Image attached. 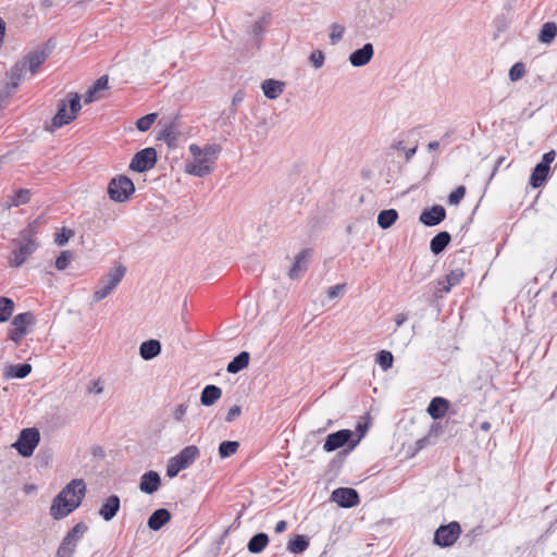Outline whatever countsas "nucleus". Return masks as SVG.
<instances>
[{"instance_id":"obj_57","label":"nucleus","mask_w":557,"mask_h":557,"mask_svg":"<svg viewBox=\"0 0 557 557\" xmlns=\"http://www.w3.org/2000/svg\"><path fill=\"white\" fill-rule=\"evenodd\" d=\"M417 149H418V144H414L413 147L410 149L405 148L404 152H405L406 162H409L412 159V157L417 152Z\"/></svg>"},{"instance_id":"obj_10","label":"nucleus","mask_w":557,"mask_h":557,"mask_svg":"<svg viewBox=\"0 0 557 557\" xmlns=\"http://www.w3.org/2000/svg\"><path fill=\"white\" fill-rule=\"evenodd\" d=\"M157 163V151L154 148H145L133 157L129 170L143 173L152 169Z\"/></svg>"},{"instance_id":"obj_24","label":"nucleus","mask_w":557,"mask_h":557,"mask_svg":"<svg viewBox=\"0 0 557 557\" xmlns=\"http://www.w3.org/2000/svg\"><path fill=\"white\" fill-rule=\"evenodd\" d=\"M161 352V344L157 339H149L141 343L139 355L144 360H151Z\"/></svg>"},{"instance_id":"obj_7","label":"nucleus","mask_w":557,"mask_h":557,"mask_svg":"<svg viewBox=\"0 0 557 557\" xmlns=\"http://www.w3.org/2000/svg\"><path fill=\"white\" fill-rule=\"evenodd\" d=\"M135 193L133 181L125 175L113 177L108 185V195L115 202H125Z\"/></svg>"},{"instance_id":"obj_50","label":"nucleus","mask_w":557,"mask_h":557,"mask_svg":"<svg viewBox=\"0 0 557 557\" xmlns=\"http://www.w3.org/2000/svg\"><path fill=\"white\" fill-rule=\"evenodd\" d=\"M103 392V383L100 379L91 381L87 385V393L99 395Z\"/></svg>"},{"instance_id":"obj_20","label":"nucleus","mask_w":557,"mask_h":557,"mask_svg":"<svg viewBox=\"0 0 557 557\" xmlns=\"http://www.w3.org/2000/svg\"><path fill=\"white\" fill-rule=\"evenodd\" d=\"M73 120L74 115H71L66 101L61 100L58 106V111L52 119V126L59 128L71 123Z\"/></svg>"},{"instance_id":"obj_51","label":"nucleus","mask_w":557,"mask_h":557,"mask_svg":"<svg viewBox=\"0 0 557 557\" xmlns=\"http://www.w3.org/2000/svg\"><path fill=\"white\" fill-rule=\"evenodd\" d=\"M242 413V409L239 406L234 405L228 409V412L225 417L226 422H233L235 419H237Z\"/></svg>"},{"instance_id":"obj_22","label":"nucleus","mask_w":557,"mask_h":557,"mask_svg":"<svg viewBox=\"0 0 557 557\" xmlns=\"http://www.w3.org/2000/svg\"><path fill=\"white\" fill-rule=\"evenodd\" d=\"M47 58L48 53L45 50H36L28 53L22 62H25L29 72L35 74Z\"/></svg>"},{"instance_id":"obj_38","label":"nucleus","mask_w":557,"mask_h":557,"mask_svg":"<svg viewBox=\"0 0 557 557\" xmlns=\"http://www.w3.org/2000/svg\"><path fill=\"white\" fill-rule=\"evenodd\" d=\"M239 443L236 441H225L219 446V455L221 458H227L236 454Z\"/></svg>"},{"instance_id":"obj_37","label":"nucleus","mask_w":557,"mask_h":557,"mask_svg":"<svg viewBox=\"0 0 557 557\" xmlns=\"http://www.w3.org/2000/svg\"><path fill=\"white\" fill-rule=\"evenodd\" d=\"M14 311V301L8 297H0V322H7Z\"/></svg>"},{"instance_id":"obj_63","label":"nucleus","mask_w":557,"mask_h":557,"mask_svg":"<svg viewBox=\"0 0 557 557\" xmlns=\"http://www.w3.org/2000/svg\"><path fill=\"white\" fill-rule=\"evenodd\" d=\"M440 147V143L438 141H430L429 145H428V149L429 150H436L438 149Z\"/></svg>"},{"instance_id":"obj_60","label":"nucleus","mask_w":557,"mask_h":557,"mask_svg":"<svg viewBox=\"0 0 557 557\" xmlns=\"http://www.w3.org/2000/svg\"><path fill=\"white\" fill-rule=\"evenodd\" d=\"M4 34H5V23L2 18H0V45L3 41Z\"/></svg>"},{"instance_id":"obj_15","label":"nucleus","mask_w":557,"mask_h":557,"mask_svg":"<svg viewBox=\"0 0 557 557\" xmlns=\"http://www.w3.org/2000/svg\"><path fill=\"white\" fill-rule=\"evenodd\" d=\"M351 436L352 432L350 430H341L332 433L327 435L323 445V449L327 453L334 451L349 443Z\"/></svg>"},{"instance_id":"obj_62","label":"nucleus","mask_w":557,"mask_h":557,"mask_svg":"<svg viewBox=\"0 0 557 557\" xmlns=\"http://www.w3.org/2000/svg\"><path fill=\"white\" fill-rule=\"evenodd\" d=\"M481 430L487 432L491 430V423L488 421H484L480 425Z\"/></svg>"},{"instance_id":"obj_56","label":"nucleus","mask_w":557,"mask_h":557,"mask_svg":"<svg viewBox=\"0 0 557 557\" xmlns=\"http://www.w3.org/2000/svg\"><path fill=\"white\" fill-rule=\"evenodd\" d=\"M392 149L397 151H404L406 148L405 140L404 139H395L391 146Z\"/></svg>"},{"instance_id":"obj_43","label":"nucleus","mask_w":557,"mask_h":557,"mask_svg":"<svg viewBox=\"0 0 557 557\" xmlns=\"http://www.w3.org/2000/svg\"><path fill=\"white\" fill-rule=\"evenodd\" d=\"M270 24V15H263L258 21H256L251 26V34L255 37H259L264 32L265 27Z\"/></svg>"},{"instance_id":"obj_11","label":"nucleus","mask_w":557,"mask_h":557,"mask_svg":"<svg viewBox=\"0 0 557 557\" xmlns=\"http://www.w3.org/2000/svg\"><path fill=\"white\" fill-rule=\"evenodd\" d=\"M460 533L461 528L458 522L441 525L434 534V543L441 547H449L455 544Z\"/></svg>"},{"instance_id":"obj_14","label":"nucleus","mask_w":557,"mask_h":557,"mask_svg":"<svg viewBox=\"0 0 557 557\" xmlns=\"http://www.w3.org/2000/svg\"><path fill=\"white\" fill-rule=\"evenodd\" d=\"M310 257V249H304L295 257V261L288 271V276L290 280H298L305 274L309 267Z\"/></svg>"},{"instance_id":"obj_19","label":"nucleus","mask_w":557,"mask_h":557,"mask_svg":"<svg viewBox=\"0 0 557 557\" xmlns=\"http://www.w3.org/2000/svg\"><path fill=\"white\" fill-rule=\"evenodd\" d=\"M449 408V401L443 397H434L426 409L428 413L435 420L443 418Z\"/></svg>"},{"instance_id":"obj_59","label":"nucleus","mask_w":557,"mask_h":557,"mask_svg":"<svg viewBox=\"0 0 557 557\" xmlns=\"http://www.w3.org/2000/svg\"><path fill=\"white\" fill-rule=\"evenodd\" d=\"M406 320H407L406 314H404V313L397 314L395 318L396 326L399 327L400 325H403L405 323Z\"/></svg>"},{"instance_id":"obj_39","label":"nucleus","mask_w":557,"mask_h":557,"mask_svg":"<svg viewBox=\"0 0 557 557\" xmlns=\"http://www.w3.org/2000/svg\"><path fill=\"white\" fill-rule=\"evenodd\" d=\"M465 276V273L461 269L451 270L443 280L438 281V284L448 283L450 286H456L460 284Z\"/></svg>"},{"instance_id":"obj_29","label":"nucleus","mask_w":557,"mask_h":557,"mask_svg":"<svg viewBox=\"0 0 557 557\" xmlns=\"http://www.w3.org/2000/svg\"><path fill=\"white\" fill-rule=\"evenodd\" d=\"M450 242V235L448 232H440L435 235L430 243V249L434 255H440Z\"/></svg>"},{"instance_id":"obj_26","label":"nucleus","mask_w":557,"mask_h":557,"mask_svg":"<svg viewBox=\"0 0 557 557\" xmlns=\"http://www.w3.org/2000/svg\"><path fill=\"white\" fill-rule=\"evenodd\" d=\"M261 89L267 98L276 99L284 91V83L275 79H265L261 85Z\"/></svg>"},{"instance_id":"obj_6","label":"nucleus","mask_w":557,"mask_h":557,"mask_svg":"<svg viewBox=\"0 0 557 557\" xmlns=\"http://www.w3.org/2000/svg\"><path fill=\"white\" fill-rule=\"evenodd\" d=\"M87 530L88 528L84 522L76 523L63 537L58 547L55 557H73L79 541Z\"/></svg>"},{"instance_id":"obj_3","label":"nucleus","mask_w":557,"mask_h":557,"mask_svg":"<svg viewBox=\"0 0 557 557\" xmlns=\"http://www.w3.org/2000/svg\"><path fill=\"white\" fill-rule=\"evenodd\" d=\"M16 248L9 257V264L14 268L21 267L27 258L37 249L35 240V227L29 225L20 233V237L13 240Z\"/></svg>"},{"instance_id":"obj_4","label":"nucleus","mask_w":557,"mask_h":557,"mask_svg":"<svg viewBox=\"0 0 557 557\" xmlns=\"http://www.w3.org/2000/svg\"><path fill=\"white\" fill-rule=\"evenodd\" d=\"M200 456V450L195 445L184 447L178 454L171 457L166 466V475L175 478L180 471L190 467Z\"/></svg>"},{"instance_id":"obj_12","label":"nucleus","mask_w":557,"mask_h":557,"mask_svg":"<svg viewBox=\"0 0 557 557\" xmlns=\"http://www.w3.org/2000/svg\"><path fill=\"white\" fill-rule=\"evenodd\" d=\"M555 157L556 152L554 150L544 153L542 161L536 164L531 174L530 184L532 187L537 188L545 182L549 173V165L555 160Z\"/></svg>"},{"instance_id":"obj_35","label":"nucleus","mask_w":557,"mask_h":557,"mask_svg":"<svg viewBox=\"0 0 557 557\" xmlns=\"http://www.w3.org/2000/svg\"><path fill=\"white\" fill-rule=\"evenodd\" d=\"M30 371L32 366L29 363H20L10 366L5 371V375L10 377L24 379L30 373Z\"/></svg>"},{"instance_id":"obj_2","label":"nucleus","mask_w":557,"mask_h":557,"mask_svg":"<svg viewBox=\"0 0 557 557\" xmlns=\"http://www.w3.org/2000/svg\"><path fill=\"white\" fill-rule=\"evenodd\" d=\"M188 150L191 159L186 161L185 172L197 177H205L213 171L222 148L219 144H207L205 147L190 144Z\"/></svg>"},{"instance_id":"obj_42","label":"nucleus","mask_w":557,"mask_h":557,"mask_svg":"<svg viewBox=\"0 0 557 557\" xmlns=\"http://www.w3.org/2000/svg\"><path fill=\"white\" fill-rule=\"evenodd\" d=\"M376 361L380 364V367L384 371H386L393 367L394 357H393L392 352H389L387 350H381L377 354Z\"/></svg>"},{"instance_id":"obj_9","label":"nucleus","mask_w":557,"mask_h":557,"mask_svg":"<svg viewBox=\"0 0 557 557\" xmlns=\"http://www.w3.org/2000/svg\"><path fill=\"white\" fill-rule=\"evenodd\" d=\"M36 319L32 312H23L16 314L12 322L9 332V337L15 344L21 343L24 336L27 334V327L35 324Z\"/></svg>"},{"instance_id":"obj_40","label":"nucleus","mask_w":557,"mask_h":557,"mask_svg":"<svg viewBox=\"0 0 557 557\" xmlns=\"http://www.w3.org/2000/svg\"><path fill=\"white\" fill-rule=\"evenodd\" d=\"M329 29H330L329 37H330L331 44L332 45L338 44L344 37L345 27L338 23H333L330 25Z\"/></svg>"},{"instance_id":"obj_46","label":"nucleus","mask_w":557,"mask_h":557,"mask_svg":"<svg viewBox=\"0 0 557 557\" xmlns=\"http://www.w3.org/2000/svg\"><path fill=\"white\" fill-rule=\"evenodd\" d=\"M525 74V66L521 62L515 63L509 70V78L512 82H517Z\"/></svg>"},{"instance_id":"obj_21","label":"nucleus","mask_w":557,"mask_h":557,"mask_svg":"<svg viewBox=\"0 0 557 557\" xmlns=\"http://www.w3.org/2000/svg\"><path fill=\"white\" fill-rule=\"evenodd\" d=\"M120 509V498L116 495H111L104 502L99 510V515L106 520L110 521L114 518Z\"/></svg>"},{"instance_id":"obj_23","label":"nucleus","mask_w":557,"mask_h":557,"mask_svg":"<svg viewBox=\"0 0 557 557\" xmlns=\"http://www.w3.org/2000/svg\"><path fill=\"white\" fill-rule=\"evenodd\" d=\"M171 519V513L165 508L157 509L152 512V515L148 519V527L153 530H160L164 524H166Z\"/></svg>"},{"instance_id":"obj_13","label":"nucleus","mask_w":557,"mask_h":557,"mask_svg":"<svg viewBox=\"0 0 557 557\" xmlns=\"http://www.w3.org/2000/svg\"><path fill=\"white\" fill-rule=\"evenodd\" d=\"M331 499L338 506L351 508L359 504V495L356 490L349 487H338L332 492Z\"/></svg>"},{"instance_id":"obj_47","label":"nucleus","mask_w":557,"mask_h":557,"mask_svg":"<svg viewBox=\"0 0 557 557\" xmlns=\"http://www.w3.org/2000/svg\"><path fill=\"white\" fill-rule=\"evenodd\" d=\"M466 195V187L458 186L448 197V202L454 206H458Z\"/></svg>"},{"instance_id":"obj_1","label":"nucleus","mask_w":557,"mask_h":557,"mask_svg":"<svg viewBox=\"0 0 557 557\" xmlns=\"http://www.w3.org/2000/svg\"><path fill=\"white\" fill-rule=\"evenodd\" d=\"M85 494L86 485L84 480H72L53 498L50 507V515L55 520L65 518L82 504Z\"/></svg>"},{"instance_id":"obj_64","label":"nucleus","mask_w":557,"mask_h":557,"mask_svg":"<svg viewBox=\"0 0 557 557\" xmlns=\"http://www.w3.org/2000/svg\"><path fill=\"white\" fill-rule=\"evenodd\" d=\"M503 161H504V158H498V160L496 162V166L494 169V172L497 170V168L502 164Z\"/></svg>"},{"instance_id":"obj_32","label":"nucleus","mask_w":557,"mask_h":557,"mask_svg":"<svg viewBox=\"0 0 557 557\" xmlns=\"http://www.w3.org/2000/svg\"><path fill=\"white\" fill-rule=\"evenodd\" d=\"M309 547V540L305 535H296L287 543V550L292 554H301Z\"/></svg>"},{"instance_id":"obj_58","label":"nucleus","mask_w":557,"mask_h":557,"mask_svg":"<svg viewBox=\"0 0 557 557\" xmlns=\"http://www.w3.org/2000/svg\"><path fill=\"white\" fill-rule=\"evenodd\" d=\"M286 528H287V523H286V521L281 520V521H278V522L276 523V525H275V529H274V530H275V532H276V533H282V532H284V531L286 530Z\"/></svg>"},{"instance_id":"obj_61","label":"nucleus","mask_w":557,"mask_h":557,"mask_svg":"<svg viewBox=\"0 0 557 557\" xmlns=\"http://www.w3.org/2000/svg\"><path fill=\"white\" fill-rule=\"evenodd\" d=\"M441 286V292H444V293H449L450 289L453 288V286H450L448 283H442V284H438Z\"/></svg>"},{"instance_id":"obj_34","label":"nucleus","mask_w":557,"mask_h":557,"mask_svg":"<svg viewBox=\"0 0 557 557\" xmlns=\"http://www.w3.org/2000/svg\"><path fill=\"white\" fill-rule=\"evenodd\" d=\"M25 71H26L25 62H18L11 69V71L9 73V78H10L9 84L12 89H15L20 85Z\"/></svg>"},{"instance_id":"obj_54","label":"nucleus","mask_w":557,"mask_h":557,"mask_svg":"<svg viewBox=\"0 0 557 557\" xmlns=\"http://www.w3.org/2000/svg\"><path fill=\"white\" fill-rule=\"evenodd\" d=\"M95 99H97V91L92 89V87H90L84 95V103L88 104L92 102Z\"/></svg>"},{"instance_id":"obj_30","label":"nucleus","mask_w":557,"mask_h":557,"mask_svg":"<svg viewBox=\"0 0 557 557\" xmlns=\"http://www.w3.org/2000/svg\"><path fill=\"white\" fill-rule=\"evenodd\" d=\"M178 129L174 122L166 124L160 132L159 139L164 140L168 146L173 147L176 145L178 139Z\"/></svg>"},{"instance_id":"obj_5","label":"nucleus","mask_w":557,"mask_h":557,"mask_svg":"<svg viewBox=\"0 0 557 557\" xmlns=\"http://www.w3.org/2000/svg\"><path fill=\"white\" fill-rule=\"evenodd\" d=\"M126 272L125 267L117 265L113 269H111L107 275L101 277L99 281L98 286L95 289L94 293V299L96 301H100L104 298H107L112 290L119 285V283L122 281L124 274Z\"/></svg>"},{"instance_id":"obj_55","label":"nucleus","mask_w":557,"mask_h":557,"mask_svg":"<svg viewBox=\"0 0 557 557\" xmlns=\"http://www.w3.org/2000/svg\"><path fill=\"white\" fill-rule=\"evenodd\" d=\"M72 235V232H69L67 234L65 232L58 234L55 237V243L59 246H63L67 240L70 239V236Z\"/></svg>"},{"instance_id":"obj_44","label":"nucleus","mask_w":557,"mask_h":557,"mask_svg":"<svg viewBox=\"0 0 557 557\" xmlns=\"http://www.w3.org/2000/svg\"><path fill=\"white\" fill-rule=\"evenodd\" d=\"M69 99L65 100L67 103V108L70 109L71 115H74V119L76 117L77 113L82 109L81 104V97L78 94H70Z\"/></svg>"},{"instance_id":"obj_48","label":"nucleus","mask_w":557,"mask_h":557,"mask_svg":"<svg viewBox=\"0 0 557 557\" xmlns=\"http://www.w3.org/2000/svg\"><path fill=\"white\" fill-rule=\"evenodd\" d=\"M188 404L183 403L174 407L172 410V417L176 422H182L186 416Z\"/></svg>"},{"instance_id":"obj_41","label":"nucleus","mask_w":557,"mask_h":557,"mask_svg":"<svg viewBox=\"0 0 557 557\" xmlns=\"http://www.w3.org/2000/svg\"><path fill=\"white\" fill-rule=\"evenodd\" d=\"M157 117H158L157 113H149V114L138 119L136 122L137 129L140 132H147L148 129H150L152 124L156 122Z\"/></svg>"},{"instance_id":"obj_28","label":"nucleus","mask_w":557,"mask_h":557,"mask_svg":"<svg viewBox=\"0 0 557 557\" xmlns=\"http://www.w3.org/2000/svg\"><path fill=\"white\" fill-rule=\"evenodd\" d=\"M269 544V536L265 533L255 534L248 542L247 548L252 554L261 553Z\"/></svg>"},{"instance_id":"obj_27","label":"nucleus","mask_w":557,"mask_h":557,"mask_svg":"<svg viewBox=\"0 0 557 557\" xmlns=\"http://www.w3.org/2000/svg\"><path fill=\"white\" fill-rule=\"evenodd\" d=\"M557 36V24L555 22H546L542 25L537 40L544 45H550Z\"/></svg>"},{"instance_id":"obj_31","label":"nucleus","mask_w":557,"mask_h":557,"mask_svg":"<svg viewBox=\"0 0 557 557\" xmlns=\"http://www.w3.org/2000/svg\"><path fill=\"white\" fill-rule=\"evenodd\" d=\"M249 358L250 356L247 351H242L227 364V372L235 374L247 368Z\"/></svg>"},{"instance_id":"obj_53","label":"nucleus","mask_w":557,"mask_h":557,"mask_svg":"<svg viewBox=\"0 0 557 557\" xmlns=\"http://www.w3.org/2000/svg\"><path fill=\"white\" fill-rule=\"evenodd\" d=\"M344 288H345V284H337V285L331 286L327 289L329 298H331V299L336 298L344 290Z\"/></svg>"},{"instance_id":"obj_17","label":"nucleus","mask_w":557,"mask_h":557,"mask_svg":"<svg viewBox=\"0 0 557 557\" xmlns=\"http://www.w3.org/2000/svg\"><path fill=\"white\" fill-rule=\"evenodd\" d=\"M446 218V210L442 206H433L420 214V222L426 226H435Z\"/></svg>"},{"instance_id":"obj_25","label":"nucleus","mask_w":557,"mask_h":557,"mask_svg":"<svg viewBox=\"0 0 557 557\" xmlns=\"http://www.w3.org/2000/svg\"><path fill=\"white\" fill-rule=\"evenodd\" d=\"M222 396V389L216 385H207L200 396L201 405L209 407L214 405Z\"/></svg>"},{"instance_id":"obj_8","label":"nucleus","mask_w":557,"mask_h":557,"mask_svg":"<svg viewBox=\"0 0 557 557\" xmlns=\"http://www.w3.org/2000/svg\"><path fill=\"white\" fill-rule=\"evenodd\" d=\"M40 441L37 429H24L12 445L23 457H30Z\"/></svg>"},{"instance_id":"obj_33","label":"nucleus","mask_w":557,"mask_h":557,"mask_svg":"<svg viewBox=\"0 0 557 557\" xmlns=\"http://www.w3.org/2000/svg\"><path fill=\"white\" fill-rule=\"evenodd\" d=\"M398 219V212L395 209L382 210L377 215V224L386 230L391 227Z\"/></svg>"},{"instance_id":"obj_16","label":"nucleus","mask_w":557,"mask_h":557,"mask_svg":"<svg viewBox=\"0 0 557 557\" xmlns=\"http://www.w3.org/2000/svg\"><path fill=\"white\" fill-rule=\"evenodd\" d=\"M374 54L373 45L368 42L364 44L360 49L355 50L349 55V62L355 67L367 65Z\"/></svg>"},{"instance_id":"obj_45","label":"nucleus","mask_w":557,"mask_h":557,"mask_svg":"<svg viewBox=\"0 0 557 557\" xmlns=\"http://www.w3.org/2000/svg\"><path fill=\"white\" fill-rule=\"evenodd\" d=\"M73 260V253L70 250H64L55 260V268L59 271L65 270Z\"/></svg>"},{"instance_id":"obj_36","label":"nucleus","mask_w":557,"mask_h":557,"mask_svg":"<svg viewBox=\"0 0 557 557\" xmlns=\"http://www.w3.org/2000/svg\"><path fill=\"white\" fill-rule=\"evenodd\" d=\"M30 200V191L25 188L17 189L9 197V207H20Z\"/></svg>"},{"instance_id":"obj_49","label":"nucleus","mask_w":557,"mask_h":557,"mask_svg":"<svg viewBox=\"0 0 557 557\" xmlns=\"http://www.w3.org/2000/svg\"><path fill=\"white\" fill-rule=\"evenodd\" d=\"M309 60L315 69H320L324 64L325 57L321 50H317L310 54Z\"/></svg>"},{"instance_id":"obj_18","label":"nucleus","mask_w":557,"mask_h":557,"mask_svg":"<svg viewBox=\"0 0 557 557\" xmlns=\"http://www.w3.org/2000/svg\"><path fill=\"white\" fill-rule=\"evenodd\" d=\"M160 485L161 479L156 471H148L140 478L139 488L146 494H153L159 490Z\"/></svg>"},{"instance_id":"obj_52","label":"nucleus","mask_w":557,"mask_h":557,"mask_svg":"<svg viewBox=\"0 0 557 557\" xmlns=\"http://www.w3.org/2000/svg\"><path fill=\"white\" fill-rule=\"evenodd\" d=\"M109 81H108V77L107 76H101L99 77L95 84L91 86L92 89H95L97 91V94L101 90H104V89H108L109 88Z\"/></svg>"}]
</instances>
